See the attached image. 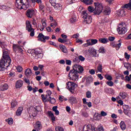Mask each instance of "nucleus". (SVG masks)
<instances>
[{"mask_svg": "<svg viewBox=\"0 0 131 131\" xmlns=\"http://www.w3.org/2000/svg\"><path fill=\"white\" fill-rule=\"evenodd\" d=\"M38 5L39 6V12H42L43 13L45 12V10L46 9L45 4L42 3V1H41V0H40V2H38Z\"/></svg>", "mask_w": 131, "mask_h": 131, "instance_id": "obj_13", "label": "nucleus"}, {"mask_svg": "<svg viewBox=\"0 0 131 131\" xmlns=\"http://www.w3.org/2000/svg\"><path fill=\"white\" fill-rule=\"evenodd\" d=\"M50 100H49L50 103L51 104H55L56 103V99L55 98H52V97H49Z\"/></svg>", "mask_w": 131, "mask_h": 131, "instance_id": "obj_40", "label": "nucleus"}, {"mask_svg": "<svg viewBox=\"0 0 131 131\" xmlns=\"http://www.w3.org/2000/svg\"><path fill=\"white\" fill-rule=\"evenodd\" d=\"M87 130L86 131H95V129H92V126L90 125L86 126Z\"/></svg>", "mask_w": 131, "mask_h": 131, "instance_id": "obj_49", "label": "nucleus"}, {"mask_svg": "<svg viewBox=\"0 0 131 131\" xmlns=\"http://www.w3.org/2000/svg\"><path fill=\"white\" fill-rule=\"evenodd\" d=\"M130 63H127V62H124V67H125V68H126V69H128V68H129Z\"/></svg>", "mask_w": 131, "mask_h": 131, "instance_id": "obj_51", "label": "nucleus"}, {"mask_svg": "<svg viewBox=\"0 0 131 131\" xmlns=\"http://www.w3.org/2000/svg\"><path fill=\"white\" fill-rule=\"evenodd\" d=\"M11 58L8 54V52H3V58L0 60V71H5L7 67L11 65Z\"/></svg>", "mask_w": 131, "mask_h": 131, "instance_id": "obj_1", "label": "nucleus"}, {"mask_svg": "<svg viewBox=\"0 0 131 131\" xmlns=\"http://www.w3.org/2000/svg\"><path fill=\"white\" fill-rule=\"evenodd\" d=\"M56 131H65V130L63 128V127L61 126H57L55 128Z\"/></svg>", "mask_w": 131, "mask_h": 131, "instance_id": "obj_45", "label": "nucleus"}, {"mask_svg": "<svg viewBox=\"0 0 131 131\" xmlns=\"http://www.w3.org/2000/svg\"><path fill=\"white\" fill-rule=\"evenodd\" d=\"M11 109H15L16 107H18V101L16 100H13L11 102Z\"/></svg>", "mask_w": 131, "mask_h": 131, "instance_id": "obj_20", "label": "nucleus"}, {"mask_svg": "<svg viewBox=\"0 0 131 131\" xmlns=\"http://www.w3.org/2000/svg\"><path fill=\"white\" fill-rule=\"evenodd\" d=\"M89 73L91 74V75H94L96 73V72L95 71V70L91 69L89 71Z\"/></svg>", "mask_w": 131, "mask_h": 131, "instance_id": "obj_56", "label": "nucleus"}, {"mask_svg": "<svg viewBox=\"0 0 131 131\" xmlns=\"http://www.w3.org/2000/svg\"><path fill=\"white\" fill-rule=\"evenodd\" d=\"M49 3L53 6L56 4V0H49Z\"/></svg>", "mask_w": 131, "mask_h": 131, "instance_id": "obj_55", "label": "nucleus"}, {"mask_svg": "<svg viewBox=\"0 0 131 131\" xmlns=\"http://www.w3.org/2000/svg\"><path fill=\"white\" fill-rule=\"evenodd\" d=\"M86 97L88 99L92 98V92H91L90 91H87L86 92Z\"/></svg>", "mask_w": 131, "mask_h": 131, "instance_id": "obj_39", "label": "nucleus"}, {"mask_svg": "<svg viewBox=\"0 0 131 131\" xmlns=\"http://www.w3.org/2000/svg\"><path fill=\"white\" fill-rule=\"evenodd\" d=\"M5 121L6 122H8V124H10V125L14 123V120H13V118H9L8 119H6Z\"/></svg>", "mask_w": 131, "mask_h": 131, "instance_id": "obj_32", "label": "nucleus"}, {"mask_svg": "<svg viewBox=\"0 0 131 131\" xmlns=\"http://www.w3.org/2000/svg\"><path fill=\"white\" fill-rule=\"evenodd\" d=\"M26 76L27 77H30L32 75V71L30 69H27L25 72Z\"/></svg>", "mask_w": 131, "mask_h": 131, "instance_id": "obj_23", "label": "nucleus"}, {"mask_svg": "<svg viewBox=\"0 0 131 131\" xmlns=\"http://www.w3.org/2000/svg\"><path fill=\"white\" fill-rule=\"evenodd\" d=\"M59 48L61 51H62L63 53H64V54H67L68 53V50H67V48L66 47L64 46L63 45H60L59 46Z\"/></svg>", "mask_w": 131, "mask_h": 131, "instance_id": "obj_25", "label": "nucleus"}, {"mask_svg": "<svg viewBox=\"0 0 131 131\" xmlns=\"http://www.w3.org/2000/svg\"><path fill=\"white\" fill-rule=\"evenodd\" d=\"M23 111V107H18L16 113L17 116H20L21 114H22Z\"/></svg>", "mask_w": 131, "mask_h": 131, "instance_id": "obj_28", "label": "nucleus"}, {"mask_svg": "<svg viewBox=\"0 0 131 131\" xmlns=\"http://www.w3.org/2000/svg\"><path fill=\"white\" fill-rule=\"evenodd\" d=\"M94 5L95 7L94 10L95 15H100L103 11V9H104V7H103V4L101 3L97 2L94 3Z\"/></svg>", "mask_w": 131, "mask_h": 131, "instance_id": "obj_3", "label": "nucleus"}, {"mask_svg": "<svg viewBox=\"0 0 131 131\" xmlns=\"http://www.w3.org/2000/svg\"><path fill=\"white\" fill-rule=\"evenodd\" d=\"M91 41L92 43V46L96 45V43H98V40L97 39H91Z\"/></svg>", "mask_w": 131, "mask_h": 131, "instance_id": "obj_41", "label": "nucleus"}, {"mask_svg": "<svg viewBox=\"0 0 131 131\" xmlns=\"http://www.w3.org/2000/svg\"><path fill=\"white\" fill-rule=\"evenodd\" d=\"M114 39H115V37L113 36L108 37V40H110V41H113Z\"/></svg>", "mask_w": 131, "mask_h": 131, "instance_id": "obj_64", "label": "nucleus"}, {"mask_svg": "<svg viewBox=\"0 0 131 131\" xmlns=\"http://www.w3.org/2000/svg\"><path fill=\"white\" fill-rule=\"evenodd\" d=\"M101 116H107V113L104 111H101L100 113Z\"/></svg>", "mask_w": 131, "mask_h": 131, "instance_id": "obj_62", "label": "nucleus"}, {"mask_svg": "<svg viewBox=\"0 0 131 131\" xmlns=\"http://www.w3.org/2000/svg\"><path fill=\"white\" fill-rule=\"evenodd\" d=\"M106 84L109 86H113V85H114V83L112 81H108L106 82Z\"/></svg>", "mask_w": 131, "mask_h": 131, "instance_id": "obj_47", "label": "nucleus"}, {"mask_svg": "<svg viewBox=\"0 0 131 131\" xmlns=\"http://www.w3.org/2000/svg\"><path fill=\"white\" fill-rule=\"evenodd\" d=\"M123 113L125 115H127L128 117H130L131 116V108L128 105H123Z\"/></svg>", "mask_w": 131, "mask_h": 131, "instance_id": "obj_10", "label": "nucleus"}, {"mask_svg": "<svg viewBox=\"0 0 131 131\" xmlns=\"http://www.w3.org/2000/svg\"><path fill=\"white\" fill-rule=\"evenodd\" d=\"M124 57H125V59H126L127 60H129V58H130V55L129 54H127L126 52H125Z\"/></svg>", "mask_w": 131, "mask_h": 131, "instance_id": "obj_52", "label": "nucleus"}, {"mask_svg": "<svg viewBox=\"0 0 131 131\" xmlns=\"http://www.w3.org/2000/svg\"><path fill=\"white\" fill-rule=\"evenodd\" d=\"M37 37L39 41H42L43 42H46V40H49V39H50L49 36H45L42 33H39Z\"/></svg>", "mask_w": 131, "mask_h": 131, "instance_id": "obj_11", "label": "nucleus"}, {"mask_svg": "<svg viewBox=\"0 0 131 131\" xmlns=\"http://www.w3.org/2000/svg\"><path fill=\"white\" fill-rule=\"evenodd\" d=\"M35 58L36 59H41L42 58L43 54L41 53V51H39L38 50H36L35 52Z\"/></svg>", "mask_w": 131, "mask_h": 131, "instance_id": "obj_17", "label": "nucleus"}, {"mask_svg": "<svg viewBox=\"0 0 131 131\" xmlns=\"http://www.w3.org/2000/svg\"><path fill=\"white\" fill-rule=\"evenodd\" d=\"M36 50H33V49H29L28 50V53H29V54H31L32 55V54H35V51H36Z\"/></svg>", "mask_w": 131, "mask_h": 131, "instance_id": "obj_48", "label": "nucleus"}, {"mask_svg": "<svg viewBox=\"0 0 131 131\" xmlns=\"http://www.w3.org/2000/svg\"><path fill=\"white\" fill-rule=\"evenodd\" d=\"M99 53H101V54H105V49L104 47H101L99 49Z\"/></svg>", "mask_w": 131, "mask_h": 131, "instance_id": "obj_46", "label": "nucleus"}, {"mask_svg": "<svg viewBox=\"0 0 131 131\" xmlns=\"http://www.w3.org/2000/svg\"><path fill=\"white\" fill-rule=\"evenodd\" d=\"M0 9L3 10L4 11H9V10H10V7L7 6L3 5L1 6Z\"/></svg>", "mask_w": 131, "mask_h": 131, "instance_id": "obj_34", "label": "nucleus"}, {"mask_svg": "<svg viewBox=\"0 0 131 131\" xmlns=\"http://www.w3.org/2000/svg\"><path fill=\"white\" fill-rule=\"evenodd\" d=\"M22 85H23V80H18L16 81L15 84V88H16V89H20V88L22 87Z\"/></svg>", "mask_w": 131, "mask_h": 131, "instance_id": "obj_21", "label": "nucleus"}, {"mask_svg": "<svg viewBox=\"0 0 131 131\" xmlns=\"http://www.w3.org/2000/svg\"><path fill=\"white\" fill-rule=\"evenodd\" d=\"M126 96H127V94L125 92H123V93H120V97H121V98L123 100H124V99L125 98H126Z\"/></svg>", "mask_w": 131, "mask_h": 131, "instance_id": "obj_35", "label": "nucleus"}, {"mask_svg": "<svg viewBox=\"0 0 131 131\" xmlns=\"http://www.w3.org/2000/svg\"><path fill=\"white\" fill-rule=\"evenodd\" d=\"M29 0H16L15 6L19 10H26L28 7Z\"/></svg>", "mask_w": 131, "mask_h": 131, "instance_id": "obj_2", "label": "nucleus"}, {"mask_svg": "<svg viewBox=\"0 0 131 131\" xmlns=\"http://www.w3.org/2000/svg\"><path fill=\"white\" fill-rule=\"evenodd\" d=\"M37 115V112L35 107H32V109L30 110V117L31 118L32 116L33 117H35Z\"/></svg>", "mask_w": 131, "mask_h": 131, "instance_id": "obj_14", "label": "nucleus"}, {"mask_svg": "<svg viewBox=\"0 0 131 131\" xmlns=\"http://www.w3.org/2000/svg\"><path fill=\"white\" fill-rule=\"evenodd\" d=\"M121 40H118V43L116 45H114L115 48H116V50L117 51H118V50H119V48H120V47H121V42H120Z\"/></svg>", "mask_w": 131, "mask_h": 131, "instance_id": "obj_33", "label": "nucleus"}, {"mask_svg": "<svg viewBox=\"0 0 131 131\" xmlns=\"http://www.w3.org/2000/svg\"><path fill=\"white\" fill-rule=\"evenodd\" d=\"M36 15V10L33 9H28L26 12V16L28 18L31 19L33 17H34Z\"/></svg>", "mask_w": 131, "mask_h": 131, "instance_id": "obj_8", "label": "nucleus"}, {"mask_svg": "<svg viewBox=\"0 0 131 131\" xmlns=\"http://www.w3.org/2000/svg\"><path fill=\"white\" fill-rule=\"evenodd\" d=\"M104 77L107 79V80H108L109 81L112 80L113 79V78L111 75H109L108 74H106L104 76Z\"/></svg>", "mask_w": 131, "mask_h": 131, "instance_id": "obj_37", "label": "nucleus"}, {"mask_svg": "<svg viewBox=\"0 0 131 131\" xmlns=\"http://www.w3.org/2000/svg\"><path fill=\"white\" fill-rule=\"evenodd\" d=\"M117 31L119 34H125L126 33V31H127V29L125 27V25L123 24H120L118 26V28L117 29Z\"/></svg>", "mask_w": 131, "mask_h": 131, "instance_id": "obj_9", "label": "nucleus"}, {"mask_svg": "<svg viewBox=\"0 0 131 131\" xmlns=\"http://www.w3.org/2000/svg\"><path fill=\"white\" fill-rule=\"evenodd\" d=\"M88 11L90 12V13H93V12H94L95 13V9L94 7H93V6H89L88 7Z\"/></svg>", "mask_w": 131, "mask_h": 131, "instance_id": "obj_43", "label": "nucleus"}, {"mask_svg": "<svg viewBox=\"0 0 131 131\" xmlns=\"http://www.w3.org/2000/svg\"><path fill=\"white\" fill-rule=\"evenodd\" d=\"M13 51L15 52H18L19 53H22V52H23L22 46H20L16 44L13 45Z\"/></svg>", "mask_w": 131, "mask_h": 131, "instance_id": "obj_12", "label": "nucleus"}, {"mask_svg": "<svg viewBox=\"0 0 131 131\" xmlns=\"http://www.w3.org/2000/svg\"><path fill=\"white\" fill-rule=\"evenodd\" d=\"M57 25L58 24H57V22L56 21L51 23L50 24L51 27H53V28H55Z\"/></svg>", "mask_w": 131, "mask_h": 131, "instance_id": "obj_44", "label": "nucleus"}, {"mask_svg": "<svg viewBox=\"0 0 131 131\" xmlns=\"http://www.w3.org/2000/svg\"><path fill=\"white\" fill-rule=\"evenodd\" d=\"M124 8L126 9H128V10H130L131 11V1L129 2L128 4H125L124 6Z\"/></svg>", "mask_w": 131, "mask_h": 131, "instance_id": "obj_36", "label": "nucleus"}, {"mask_svg": "<svg viewBox=\"0 0 131 131\" xmlns=\"http://www.w3.org/2000/svg\"><path fill=\"white\" fill-rule=\"evenodd\" d=\"M42 128V125H41V122L39 121H38L36 122L35 124V129L37 131H39Z\"/></svg>", "mask_w": 131, "mask_h": 131, "instance_id": "obj_15", "label": "nucleus"}, {"mask_svg": "<svg viewBox=\"0 0 131 131\" xmlns=\"http://www.w3.org/2000/svg\"><path fill=\"white\" fill-rule=\"evenodd\" d=\"M26 29L28 31V32H31L32 30H33V28H32V25L30 24V21H27L26 23Z\"/></svg>", "mask_w": 131, "mask_h": 131, "instance_id": "obj_16", "label": "nucleus"}, {"mask_svg": "<svg viewBox=\"0 0 131 131\" xmlns=\"http://www.w3.org/2000/svg\"><path fill=\"white\" fill-rule=\"evenodd\" d=\"M16 70L18 71V72H21L23 70V68L22 67L19 66L16 68Z\"/></svg>", "mask_w": 131, "mask_h": 131, "instance_id": "obj_53", "label": "nucleus"}, {"mask_svg": "<svg viewBox=\"0 0 131 131\" xmlns=\"http://www.w3.org/2000/svg\"><path fill=\"white\" fill-rule=\"evenodd\" d=\"M69 102L71 103V104H76V103H77V99H76V97L74 96H71L69 98Z\"/></svg>", "mask_w": 131, "mask_h": 131, "instance_id": "obj_18", "label": "nucleus"}, {"mask_svg": "<svg viewBox=\"0 0 131 131\" xmlns=\"http://www.w3.org/2000/svg\"><path fill=\"white\" fill-rule=\"evenodd\" d=\"M97 70H98L99 72H102V71H103V66L101 64H99L97 67Z\"/></svg>", "mask_w": 131, "mask_h": 131, "instance_id": "obj_38", "label": "nucleus"}, {"mask_svg": "<svg viewBox=\"0 0 131 131\" xmlns=\"http://www.w3.org/2000/svg\"><path fill=\"white\" fill-rule=\"evenodd\" d=\"M74 71L76 72L77 73H82L83 71H84V69H83V67L80 66V64H75L73 66V69Z\"/></svg>", "mask_w": 131, "mask_h": 131, "instance_id": "obj_7", "label": "nucleus"}, {"mask_svg": "<svg viewBox=\"0 0 131 131\" xmlns=\"http://www.w3.org/2000/svg\"><path fill=\"white\" fill-rule=\"evenodd\" d=\"M86 42L88 44V46H93V44L92 43V41H91V39L87 40Z\"/></svg>", "mask_w": 131, "mask_h": 131, "instance_id": "obj_63", "label": "nucleus"}, {"mask_svg": "<svg viewBox=\"0 0 131 131\" xmlns=\"http://www.w3.org/2000/svg\"><path fill=\"white\" fill-rule=\"evenodd\" d=\"M9 89V85L8 84L5 83L4 84H0V91L1 92H4V91H7Z\"/></svg>", "mask_w": 131, "mask_h": 131, "instance_id": "obj_19", "label": "nucleus"}, {"mask_svg": "<svg viewBox=\"0 0 131 131\" xmlns=\"http://www.w3.org/2000/svg\"><path fill=\"white\" fill-rule=\"evenodd\" d=\"M78 57H79V60H80V61H81V62H83V61L85 60V58H84L83 56H82V55L79 56Z\"/></svg>", "mask_w": 131, "mask_h": 131, "instance_id": "obj_54", "label": "nucleus"}, {"mask_svg": "<svg viewBox=\"0 0 131 131\" xmlns=\"http://www.w3.org/2000/svg\"><path fill=\"white\" fill-rule=\"evenodd\" d=\"M69 76L71 80H73L74 81H76L78 78L79 77V75L78 73L75 72L73 70H71L69 73Z\"/></svg>", "mask_w": 131, "mask_h": 131, "instance_id": "obj_5", "label": "nucleus"}, {"mask_svg": "<svg viewBox=\"0 0 131 131\" xmlns=\"http://www.w3.org/2000/svg\"><path fill=\"white\" fill-rule=\"evenodd\" d=\"M120 126L122 130H125V129L126 128V125H125V123H124V121H121L120 123Z\"/></svg>", "mask_w": 131, "mask_h": 131, "instance_id": "obj_26", "label": "nucleus"}, {"mask_svg": "<svg viewBox=\"0 0 131 131\" xmlns=\"http://www.w3.org/2000/svg\"><path fill=\"white\" fill-rule=\"evenodd\" d=\"M54 7L55 10H61L62 6L60 4L55 3V5L53 6Z\"/></svg>", "mask_w": 131, "mask_h": 131, "instance_id": "obj_29", "label": "nucleus"}, {"mask_svg": "<svg viewBox=\"0 0 131 131\" xmlns=\"http://www.w3.org/2000/svg\"><path fill=\"white\" fill-rule=\"evenodd\" d=\"M83 18L84 20V23L86 24H91L92 23V21L93 20V18H92V16L89 15L86 12L83 11L82 12Z\"/></svg>", "mask_w": 131, "mask_h": 131, "instance_id": "obj_6", "label": "nucleus"}, {"mask_svg": "<svg viewBox=\"0 0 131 131\" xmlns=\"http://www.w3.org/2000/svg\"><path fill=\"white\" fill-rule=\"evenodd\" d=\"M35 109L37 112H40V111H41V107L39 106H36Z\"/></svg>", "mask_w": 131, "mask_h": 131, "instance_id": "obj_57", "label": "nucleus"}, {"mask_svg": "<svg viewBox=\"0 0 131 131\" xmlns=\"http://www.w3.org/2000/svg\"><path fill=\"white\" fill-rule=\"evenodd\" d=\"M111 13V9L110 7L106 6L105 7L104 10V14L106 16H108V15H110V13Z\"/></svg>", "mask_w": 131, "mask_h": 131, "instance_id": "obj_22", "label": "nucleus"}, {"mask_svg": "<svg viewBox=\"0 0 131 131\" xmlns=\"http://www.w3.org/2000/svg\"><path fill=\"white\" fill-rule=\"evenodd\" d=\"M82 3H84L85 5H92L93 0H81Z\"/></svg>", "mask_w": 131, "mask_h": 131, "instance_id": "obj_30", "label": "nucleus"}, {"mask_svg": "<svg viewBox=\"0 0 131 131\" xmlns=\"http://www.w3.org/2000/svg\"><path fill=\"white\" fill-rule=\"evenodd\" d=\"M93 77H91V76H89L86 78V82L87 84H90V83H91V82H93Z\"/></svg>", "mask_w": 131, "mask_h": 131, "instance_id": "obj_31", "label": "nucleus"}, {"mask_svg": "<svg viewBox=\"0 0 131 131\" xmlns=\"http://www.w3.org/2000/svg\"><path fill=\"white\" fill-rule=\"evenodd\" d=\"M76 20H77V18H76V16H73L70 19V21L71 22V23H74V22H76Z\"/></svg>", "mask_w": 131, "mask_h": 131, "instance_id": "obj_42", "label": "nucleus"}, {"mask_svg": "<svg viewBox=\"0 0 131 131\" xmlns=\"http://www.w3.org/2000/svg\"><path fill=\"white\" fill-rule=\"evenodd\" d=\"M66 64L67 65H69V66H70L71 65L72 62L71 61V60H69V59H67L66 60Z\"/></svg>", "mask_w": 131, "mask_h": 131, "instance_id": "obj_58", "label": "nucleus"}, {"mask_svg": "<svg viewBox=\"0 0 131 131\" xmlns=\"http://www.w3.org/2000/svg\"><path fill=\"white\" fill-rule=\"evenodd\" d=\"M58 40L59 42H61V43H64L65 42H67V40L63 39L61 38H58Z\"/></svg>", "mask_w": 131, "mask_h": 131, "instance_id": "obj_50", "label": "nucleus"}, {"mask_svg": "<svg viewBox=\"0 0 131 131\" xmlns=\"http://www.w3.org/2000/svg\"><path fill=\"white\" fill-rule=\"evenodd\" d=\"M24 80L26 82V83H27V84L28 85L30 84V81H29V79L25 78Z\"/></svg>", "mask_w": 131, "mask_h": 131, "instance_id": "obj_61", "label": "nucleus"}, {"mask_svg": "<svg viewBox=\"0 0 131 131\" xmlns=\"http://www.w3.org/2000/svg\"><path fill=\"white\" fill-rule=\"evenodd\" d=\"M67 89L70 91L72 94H74V91L77 84L74 82L69 81L67 83Z\"/></svg>", "mask_w": 131, "mask_h": 131, "instance_id": "obj_4", "label": "nucleus"}, {"mask_svg": "<svg viewBox=\"0 0 131 131\" xmlns=\"http://www.w3.org/2000/svg\"><path fill=\"white\" fill-rule=\"evenodd\" d=\"M88 51L90 54H92V55H93V56H96V55H97V51H96V49L94 48V47L90 48Z\"/></svg>", "mask_w": 131, "mask_h": 131, "instance_id": "obj_24", "label": "nucleus"}, {"mask_svg": "<svg viewBox=\"0 0 131 131\" xmlns=\"http://www.w3.org/2000/svg\"><path fill=\"white\" fill-rule=\"evenodd\" d=\"M99 41L101 43L106 44L108 42V38H101L99 39Z\"/></svg>", "mask_w": 131, "mask_h": 131, "instance_id": "obj_27", "label": "nucleus"}, {"mask_svg": "<svg viewBox=\"0 0 131 131\" xmlns=\"http://www.w3.org/2000/svg\"><path fill=\"white\" fill-rule=\"evenodd\" d=\"M31 32L30 34V36H34V34H35L34 29H33V30H32L31 32Z\"/></svg>", "mask_w": 131, "mask_h": 131, "instance_id": "obj_59", "label": "nucleus"}, {"mask_svg": "<svg viewBox=\"0 0 131 131\" xmlns=\"http://www.w3.org/2000/svg\"><path fill=\"white\" fill-rule=\"evenodd\" d=\"M52 93L51 90H47V96H48L49 97H51V95H52Z\"/></svg>", "mask_w": 131, "mask_h": 131, "instance_id": "obj_60", "label": "nucleus"}]
</instances>
